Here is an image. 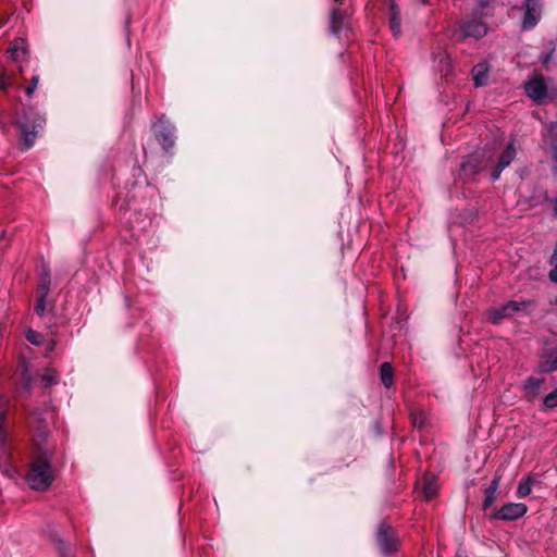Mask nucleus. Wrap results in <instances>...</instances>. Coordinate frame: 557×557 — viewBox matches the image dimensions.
I'll list each match as a JSON object with an SVG mask.
<instances>
[{"mask_svg":"<svg viewBox=\"0 0 557 557\" xmlns=\"http://www.w3.org/2000/svg\"><path fill=\"white\" fill-rule=\"evenodd\" d=\"M26 480L28 485L36 491H45L52 484L54 472L51 468V451L48 448L39 447L37 449Z\"/></svg>","mask_w":557,"mask_h":557,"instance_id":"1","label":"nucleus"},{"mask_svg":"<svg viewBox=\"0 0 557 557\" xmlns=\"http://www.w3.org/2000/svg\"><path fill=\"white\" fill-rule=\"evenodd\" d=\"M135 194H127L123 203L119 205L120 210L127 214L126 221L129 224L132 237L140 242L145 233L152 225V220L147 213H141V206L137 203Z\"/></svg>","mask_w":557,"mask_h":557,"instance_id":"2","label":"nucleus"},{"mask_svg":"<svg viewBox=\"0 0 557 557\" xmlns=\"http://www.w3.org/2000/svg\"><path fill=\"white\" fill-rule=\"evenodd\" d=\"M350 15L351 13L341 8H333L331 10L330 30L334 36L349 38L351 33Z\"/></svg>","mask_w":557,"mask_h":557,"instance_id":"3","label":"nucleus"},{"mask_svg":"<svg viewBox=\"0 0 557 557\" xmlns=\"http://www.w3.org/2000/svg\"><path fill=\"white\" fill-rule=\"evenodd\" d=\"M376 542L380 550L384 555H393L399 547V540L396 531L385 522H382L377 528Z\"/></svg>","mask_w":557,"mask_h":557,"instance_id":"4","label":"nucleus"},{"mask_svg":"<svg viewBox=\"0 0 557 557\" xmlns=\"http://www.w3.org/2000/svg\"><path fill=\"white\" fill-rule=\"evenodd\" d=\"M45 117L36 114L30 122L28 114H24L18 121L22 140L25 146V149H29L35 141V138L40 129H42L45 124Z\"/></svg>","mask_w":557,"mask_h":557,"instance_id":"5","label":"nucleus"},{"mask_svg":"<svg viewBox=\"0 0 557 557\" xmlns=\"http://www.w3.org/2000/svg\"><path fill=\"white\" fill-rule=\"evenodd\" d=\"M527 96L537 104H543L547 98V84L541 73H534L523 85Z\"/></svg>","mask_w":557,"mask_h":557,"instance_id":"6","label":"nucleus"},{"mask_svg":"<svg viewBox=\"0 0 557 557\" xmlns=\"http://www.w3.org/2000/svg\"><path fill=\"white\" fill-rule=\"evenodd\" d=\"M530 306H532V301H529V300L528 301L527 300H524V301L510 300L498 308H491L487 311V318L492 323L498 324L503 319L510 318L515 313H517L521 310H524Z\"/></svg>","mask_w":557,"mask_h":557,"instance_id":"7","label":"nucleus"},{"mask_svg":"<svg viewBox=\"0 0 557 557\" xmlns=\"http://www.w3.org/2000/svg\"><path fill=\"white\" fill-rule=\"evenodd\" d=\"M528 511L527 505L522 503H507L491 515L493 520L513 521L523 517Z\"/></svg>","mask_w":557,"mask_h":557,"instance_id":"8","label":"nucleus"},{"mask_svg":"<svg viewBox=\"0 0 557 557\" xmlns=\"http://www.w3.org/2000/svg\"><path fill=\"white\" fill-rule=\"evenodd\" d=\"M524 13L522 17L521 28L523 30H530L534 28L542 16V3L541 0H524L523 3Z\"/></svg>","mask_w":557,"mask_h":557,"instance_id":"9","label":"nucleus"},{"mask_svg":"<svg viewBox=\"0 0 557 557\" xmlns=\"http://www.w3.org/2000/svg\"><path fill=\"white\" fill-rule=\"evenodd\" d=\"M152 132L164 150L172 148L173 139L170 120H165L163 116L158 119L152 125Z\"/></svg>","mask_w":557,"mask_h":557,"instance_id":"10","label":"nucleus"},{"mask_svg":"<svg viewBox=\"0 0 557 557\" xmlns=\"http://www.w3.org/2000/svg\"><path fill=\"white\" fill-rule=\"evenodd\" d=\"M463 38L480 39L487 34V26L480 20L465 22L460 26Z\"/></svg>","mask_w":557,"mask_h":557,"instance_id":"11","label":"nucleus"},{"mask_svg":"<svg viewBox=\"0 0 557 557\" xmlns=\"http://www.w3.org/2000/svg\"><path fill=\"white\" fill-rule=\"evenodd\" d=\"M515 157L516 148L513 143H510L499 156L498 162L491 174L493 181L499 178L500 173L513 161Z\"/></svg>","mask_w":557,"mask_h":557,"instance_id":"12","label":"nucleus"},{"mask_svg":"<svg viewBox=\"0 0 557 557\" xmlns=\"http://www.w3.org/2000/svg\"><path fill=\"white\" fill-rule=\"evenodd\" d=\"M389 29L394 37H399L401 34L400 11L395 0H389Z\"/></svg>","mask_w":557,"mask_h":557,"instance_id":"13","label":"nucleus"},{"mask_svg":"<svg viewBox=\"0 0 557 557\" xmlns=\"http://www.w3.org/2000/svg\"><path fill=\"white\" fill-rule=\"evenodd\" d=\"M502 475L496 472L488 487L485 490V497L483 500V508L487 509L496 500V494L500 485Z\"/></svg>","mask_w":557,"mask_h":557,"instance_id":"14","label":"nucleus"},{"mask_svg":"<svg viewBox=\"0 0 557 557\" xmlns=\"http://www.w3.org/2000/svg\"><path fill=\"white\" fill-rule=\"evenodd\" d=\"M488 70V64L486 62L478 63L472 67L471 74L475 87H481L487 84Z\"/></svg>","mask_w":557,"mask_h":557,"instance_id":"15","label":"nucleus"},{"mask_svg":"<svg viewBox=\"0 0 557 557\" xmlns=\"http://www.w3.org/2000/svg\"><path fill=\"white\" fill-rule=\"evenodd\" d=\"M9 53L14 62H23L27 54L26 41L23 38L15 39L9 49Z\"/></svg>","mask_w":557,"mask_h":557,"instance_id":"16","label":"nucleus"},{"mask_svg":"<svg viewBox=\"0 0 557 557\" xmlns=\"http://www.w3.org/2000/svg\"><path fill=\"white\" fill-rule=\"evenodd\" d=\"M545 143L549 144L553 150V159L557 166V122L548 124L546 133L544 134Z\"/></svg>","mask_w":557,"mask_h":557,"instance_id":"17","label":"nucleus"},{"mask_svg":"<svg viewBox=\"0 0 557 557\" xmlns=\"http://www.w3.org/2000/svg\"><path fill=\"white\" fill-rule=\"evenodd\" d=\"M544 379H539L534 376H530L525 380L523 384V391L525 397L529 399H534L540 394V387L543 384Z\"/></svg>","mask_w":557,"mask_h":557,"instance_id":"18","label":"nucleus"},{"mask_svg":"<svg viewBox=\"0 0 557 557\" xmlns=\"http://www.w3.org/2000/svg\"><path fill=\"white\" fill-rule=\"evenodd\" d=\"M49 416H50L49 412H46L45 417H42L41 413H38L37 411H34L30 413L29 423H30L32 428L38 432L39 436H42L46 434L47 420H48Z\"/></svg>","mask_w":557,"mask_h":557,"instance_id":"19","label":"nucleus"},{"mask_svg":"<svg viewBox=\"0 0 557 557\" xmlns=\"http://www.w3.org/2000/svg\"><path fill=\"white\" fill-rule=\"evenodd\" d=\"M380 379L382 384L389 388L394 384V369L391 362H383L380 367Z\"/></svg>","mask_w":557,"mask_h":557,"instance_id":"20","label":"nucleus"},{"mask_svg":"<svg viewBox=\"0 0 557 557\" xmlns=\"http://www.w3.org/2000/svg\"><path fill=\"white\" fill-rule=\"evenodd\" d=\"M533 484L534 480L531 474L524 476L518 484L517 496L519 498H524L529 496L532 492Z\"/></svg>","mask_w":557,"mask_h":557,"instance_id":"21","label":"nucleus"},{"mask_svg":"<svg viewBox=\"0 0 557 557\" xmlns=\"http://www.w3.org/2000/svg\"><path fill=\"white\" fill-rule=\"evenodd\" d=\"M50 289V275L49 270L45 267L40 274L39 285H38V294L42 296H47Z\"/></svg>","mask_w":557,"mask_h":557,"instance_id":"22","label":"nucleus"},{"mask_svg":"<svg viewBox=\"0 0 557 557\" xmlns=\"http://www.w3.org/2000/svg\"><path fill=\"white\" fill-rule=\"evenodd\" d=\"M410 419L412 425L418 430H422L426 425V414L422 410H412L410 412Z\"/></svg>","mask_w":557,"mask_h":557,"instance_id":"23","label":"nucleus"},{"mask_svg":"<svg viewBox=\"0 0 557 557\" xmlns=\"http://www.w3.org/2000/svg\"><path fill=\"white\" fill-rule=\"evenodd\" d=\"M7 408H8L7 399L3 397H0V447H2V446L4 447L7 440H8L7 433L2 430V421L5 417Z\"/></svg>","mask_w":557,"mask_h":557,"instance_id":"24","label":"nucleus"},{"mask_svg":"<svg viewBox=\"0 0 557 557\" xmlns=\"http://www.w3.org/2000/svg\"><path fill=\"white\" fill-rule=\"evenodd\" d=\"M423 492L426 500L433 499L437 494V485L434 479H425Z\"/></svg>","mask_w":557,"mask_h":557,"instance_id":"25","label":"nucleus"},{"mask_svg":"<svg viewBox=\"0 0 557 557\" xmlns=\"http://www.w3.org/2000/svg\"><path fill=\"white\" fill-rule=\"evenodd\" d=\"M41 383L45 386H50L58 382V374L54 370L47 369L40 376Z\"/></svg>","mask_w":557,"mask_h":557,"instance_id":"26","label":"nucleus"},{"mask_svg":"<svg viewBox=\"0 0 557 557\" xmlns=\"http://www.w3.org/2000/svg\"><path fill=\"white\" fill-rule=\"evenodd\" d=\"M543 406L545 409H554L557 407V387L545 396Z\"/></svg>","mask_w":557,"mask_h":557,"instance_id":"27","label":"nucleus"},{"mask_svg":"<svg viewBox=\"0 0 557 557\" xmlns=\"http://www.w3.org/2000/svg\"><path fill=\"white\" fill-rule=\"evenodd\" d=\"M550 264H553L554 268L549 271L548 278L550 280V282L557 283V242L554 252L550 257Z\"/></svg>","mask_w":557,"mask_h":557,"instance_id":"28","label":"nucleus"},{"mask_svg":"<svg viewBox=\"0 0 557 557\" xmlns=\"http://www.w3.org/2000/svg\"><path fill=\"white\" fill-rule=\"evenodd\" d=\"M26 338L29 343H32L33 345H36V346H39L42 344V336L40 333L34 331V330H28L27 333H26Z\"/></svg>","mask_w":557,"mask_h":557,"instance_id":"29","label":"nucleus"},{"mask_svg":"<svg viewBox=\"0 0 557 557\" xmlns=\"http://www.w3.org/2000/svg\"><path fill=\"white\" fill-rule=\"evenodd\" d=\"M0 466L1 468L3 469V472L9 476V478H14L16 474H17V469L14 467V466H7L4 463V460H3V457L1 456L0 457Z\"/></svg>","mask_w":557,"mask_h":557,"instance_id":"30","label":"nucleus"},{"mask_svg":"<svg viewBox=\"0 0 557 557\" xmlns=\"http://www.w3.org/2000/svg\"><path fill=\"white\" fill-rule=\"evenodd\" d=\"M557 370V355L546 363L542 364V371L552 372Z\"/></svg>","mask_w":557,"mask_h":557,"instance_id":"31","label":"nucleus"},{"mask_svg":"<svg viewBox=\"0 0 557 557\" xmlns=\"http://www.w3.org/2000/svg\"><path fill=\"white\" fill-rule=\"evenodd\" d=\"M47 296H42V295H39L38 297V300H37V304L35 306V311L38 315H41L44 314L45 312V309H46V299Z\"/></svg>","mask_w":557,"mask_h":557,"instance_id":"32","label":"nucleus"},{"mask_svg":"<svg viewBox=\"0 0 557 557\" xmlns=\"http://www.w3.org/2000/svg\"><path fill=\"white\" fill-rule=\"evenodd\" d=\"M554 48H552V50L549 52H546V53H543L541 57H540V60L542 62L543 65H547L552 59H553V54H554Z\"/></svg>","mask_w":557,"mask_h":557,"instance_id":"33","label":"nucleus"},{"mask_svg":"<svg viewBox=\"0 0 557 557\" xmlns=\"http://www.w3.org/2000/svg\"><path fill=\"white\" fill-rule=\"evenodd\" d=\"M8 79L4 76L0 77V89H7L8 88Z\"/></svg>","mask_w":557,"mask_h":557,"instance_id":"34","label":"nucleus"},{"mask_svg":"<svg viewBox=\"0 0 557 557\" xmlns=\"http://www.w3.org/2000/svg\"><path fill=\"white\" fill-rule=\"evenodd\" d=\"M36 87L35 85H29L26 89H25V92L28 97H32L34 91H35Z\"/></svg>","mask_w":557,"mask_h":557,"instance_id":"35","label":"nucleus"},{"mask_svg":"<svg viewBox=\"0 0 557 557\" xmlns=\"http://www.w3.org/2000/svg\"><path fill=\"white\" fill-rule=\"evenodd\" d=\"M38 82H39V75H34L32 77L30 85H35V87L37 88Z\"/></svg>","mask_w":557,"mask_h":557,"instance_id":"36","label":"nucleus"},{"mask_svg":"<svg viewBox=\"0 0 557 557\" xmlns=\"http://www.w3.org/2000/svg\"><path fill=\"white\" fill-rule=\"evenodd\" d=\"M554 210L555 213L557 214V197L554 199Z\"/></svg>","mask_w":557,"mask_h":557,"instance_id":"37","label":"nucleus"},{"mask_svg":"<svg viewBox=\"0 0 557 557\" xmlns=\"http://www.w3.org/2000/svg\"><path fill=\"white\" fill-rule=\"evenodd\" d=\"M53 347H54V343L53 342L49 343L48 350L51 351L53 349Z\"/></svg>","mask_w":557,"mask_h":557,"instance_id":"38","label":"nucleus"},{"mask_svg":"<svg viewBox=\"0 0 557 557\" xmlns=\"http://www.w3.org/2000/svg\"><path fill=\"white\" fill-rule=\"evenodd\" d=\"M421 2L424 4H432V0H421Z\"/></svg>","mask_w":557,"mask_h":557,"instance_id":"39","label":"nucleus"},{"mask_svg":"<svg viewBox=\"0 0 557 557\" xmlns=\"http://www.w3.org/2000/svg\"><path fill=\"white\" fill-rule=\"evenodd\" d=\"M335 1H336V3H338L339 5H343L345 0H335Z\"/></svg>","mask_w":557,"mask_h":557,"instance_id":"40","label":"nucleus"},{"mask_svg":"<svg viewBox=\"0 0 557 557\" xmlns=\"http://www.w3.org/2000/svg\"><path fill=\"white\" fill-rule=\"evenodd\" d=\"M553 304L557 306V295L555 296Z\"/></svg>","mask_w":557,"mask_h":557,"instance_id":"41","label":"nucleus"}]
</instances>
